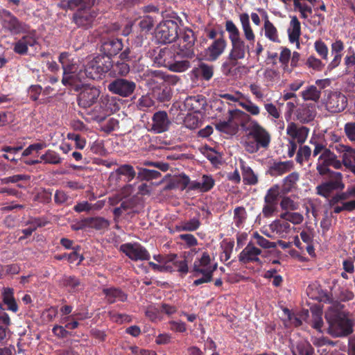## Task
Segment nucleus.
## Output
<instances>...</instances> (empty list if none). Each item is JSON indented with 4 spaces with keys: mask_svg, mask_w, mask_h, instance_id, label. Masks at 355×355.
Instances as JSON below:
<instances>
[{
    "mask_svg": "<svg viewBox=\"0 0 355 355\" xmlns=\"http://www.w3.org/2000/svg\"><path fill=\"white\" fill-rule=\"evenodd\" d=\"M225 27L229 34L232 48L228 55V62L223 63V69L225 75H230L232 68L237 65L238 60L245 58L248 46L241 37L239 28L232 20H227Z\"/></svg>",
    "mask_w": 355,
    "mask_h": 355,
    "instance_id": "f257e3e1",
    "label": "nucleus"
},
{
    "mask_svg": "<svg viewBox=\"0 0 355 355\" xmlns=\"http://www.w3.org/2000/svg\"><path fill=\"white\" fill-rule=\"evenodd\" d=\"M217 268V263H214L207 252H203L200 258H197L193 266V272L194 276L198 277L202 275L201 278L197 279L193 282V285L210 282L212 280L214 272Z\"/></svg>",
    "mask_w": 355,
    "mask_h": 355,
    "instance_id": "f03ea898",
    "label": "nucleus"
},
{
    "mask_svg": "<svg viewBox=\"0 0 355 355\" xmlns=\"http://www.w3.org/2000/svg\"><path fill=\"white\" fill-rule=\"evenodd\" d=\"M250 115L240 110H230L227 121H220L216 124V128L230 135H235L241 125L243 129L246 126Z\"/></svg>",
    "mask_w": 355,
    "mask_h": 355,
    "instance_id": "7ed1b4c3",
    "label": "nucleus"
},
{
    "mask_svg": "<svg viewBox=\"0 0 355 355\" xmlns=\"http://www.w3.org/2000/svg\"><path fill=\"white\" fill-rule=\"evenodd\" d=\"M196 37L191 29H187L180 33L176 43L171 46V49L178 56L185 58H192L195 55L194 44Z\"/></svg>",
    "mask_w": 355,
    "mask_h": 355,
    "instance_id": "20e7f679",
    "label": "nucleus"
},
{
    "mask_svg": "<svg viewBox=\"0 0 355 355\" xmlns=\"http://www.w3.org/2000/svg\"><path fill=\"white\" fill-rule=\"evenodd\" d=\"M136 175V172L132 166L122 164L118 166L112 174L116 184L121 182L123 187V196L126 197L132 192V187L128 183L132 181Z\"/></svg>",
    "mask_w": 355,
    "mask_h": 355,
    "instance_id": "39448f33",
    "label": "nucleus"
},
{
    "mask_svg": "<svg viewBox=\"0 0 355 355\" xmlns=\"http://www.w3.org/2000/svg\"><path fill=\"white\" fill-rule=\"evenodd\" d=\"M244 130L248 131L250 137L256 140L261 148H267L268 147L271 140L270 135L258 121L250 116V120H247Z\"/></svg>",
    "mask_w": 355,
    "mask_h": 355,
    "instance_id": "423d86ee",
    "label": "nucleus"
},
{
    "mask_svg": "<svg viewBox=\"0 0 355 355\" xmlns=\"http://www.w3.org/2000/svg\"><path fill=\"white\" fill-rule=\"evenodd\" d=\"M330 179L315 187L316 193L325 198H329L334 191L343 190L345 184L343 181V174L340 172L328 173Z\"/></svg>",
    "mask_w": 355,
    "mask_h": 355,
    "instance_id": "0eeeda50",
    "label": "nucleus"
},
{
    "mask_svg": "<svg viewBox=\"0 0 355 355\" xmlns=\"http://www.w3.org/2000/svg\"><path fill=\"white\" fill-rule=\"evenodd\" d=\"M329 166H332L335 169H340L341 161L338 159L334 152L327 148L322 153V155H319L316 169L319 175L323 176L334 172L329 168Z\"/></svg>",
    "mask_w": 355,
    "mask_h": 355,
    "instance_id": "6e6552de",
    "label": "nucleus"
},
{
    "mask_svg": "<svg viewBox=\"0 0 355 355\" xmlns=\"http://www.w3.org/2000/svg\"><path fill=\"white\" fill-rule=\"evenodd\" d=\"M178 24L172 20L161 23L156 29L155 37L159 43L166 44L175 42L180 33Z\"/></svg>",
    "mask_w": 355,
    "mask_h": 355,
    "instance_id": "1a4fd4ad",
    "label": "nucleus"
},
{
    "mask_svg": "<svg viewBox=\"0 0 355 355\" xmlns=\"http://www.w3.org/2000/svg\"><path fill=\"white\" fill-rule=\"evenodd\" d=\"M80 91L78 101V105L87 108L95 103L99 96L100 91L94 86L80 84Z\"/></svg>",
    "mask_w": 355,
    "mask_h": 355,
    "instance_id": "9d476101",
    "label": "nucleus"
},
{
    "mask_svg": "<svg viewBox=\"0 0 355 355\" xmlns=\"http://www.w3.org/2000/svg\"><path fill=\"white\" fill-rule=\"evenodd\" d=\"M334 150L341 154V167L343 165L355 175V148L342 144L331 146Z\"/></svg>",
    "mask_w": 355,
    "mask_h": 355,
    "instance_id": "9b49d317",
    "label": "nucleus"
},
{
    "mask_svg": "<svg viewBox=\"0 0 355 355\" xmlns=\"http://www.w3.org/2000/svg\"><path fill=\"white\" fill-rule=\"evenodd\" d=\"M226 47L227 41L222 34L204 50L203 58L207 61L214 62L225 52Z\"/></svg>",
    "mask_w": 355,
    "mask_h": 355,
    "instance_id": "f8f14e48",
    "label": "nucleus"
},
{
    "mask_svg": "<svg viewBox=\"0 0 355 355\" xmlns=\"http://www.w3.org/2000/svg\"><path fill=\"white\" fill-rule=\"evenodd\" d=\"M353 323L347 318H338L329 322V332L335 337H343L351 334Z\"/></svg>",
    "mask_w": 355,
    "mask_h": 355,
    "instance_id": "ddd939ff",
    "label": "nucleus"
},
{
    "mask_svg": "<svg viewBox=\"0 0 355 355\" xmlns=\"http://www.w3.org/2000/svg\"><path fill=\"white\" fill-rule=\"evenodd\" d=\"M97 16V13L92 9L78 8L72 17L73 21L79 28L88 29L92 24Z\"/></svg>",
    "mask_w": 355,
    "mask_h": 355,
    "instance_id": "4468645a",
    "label": "nucleus"
},
{
    "mask_svg": "<svg viewBox=\"0 0 355 355\" xmlns=\"http://www.w3.org/2000/svg\"><path fill=\"white\" fill-rule=\"evenodd\" d=\"M120 250L133 261H144L150 259L147 250L139 243H126L121 245Z\"/></svg>",
    "mask_w": 355,
    "mask_h": 355,
    "instance_id": "2eb2a0df",
    "label": "nucleus"
},
{
    "mask_svg": "<svg viewBox=\"0 0 355 355\" xmlns=\"http://www.w3.org/2000/svg\"><path fill=\"white\" fill-rule=\"evenodd\" d=\"M347 102V98L344 94L338 92H331L327 96L325 106L329 112L337 113L345 110Z\"/></svg>",
    "mask_w": 355,
    "mask_h": 355,
    "instance_id": "dca6fc26",
    "label": "nucleus"
},
{
    "mask_svg": "<svg viewBox=\"0 0 355 355\" xmlns=\"http://www.w3.org/2000/svg\"><path fill=\"white\" fill-rule=\"evenodd\" d=\"M309 129L305 126L299 125L294 122H290L286 127V135L289 141L302 144L306 140Z\"/></svg>",
    "mask_w": 355,
    "mask_h": 355,
    "instance_id": "f3484780",
    "label": "nucleus"
},
{
    "mask_svg": "<svg viewBox=\"0 0 355 355\" xmlns=\"http://www.w3.org/2000/svg\"><path fill=\"white\" fill-rule=\"evenodd\" d=\"M262 250L256 247L252 241H250L239 255V261L243 263H261L259 255Z\"/></svg>",
    "mask_w": 355,
    "mask_h": 355,
    "instance_id": "a211bd4d",
    "label": "nucleus"
},
{
    "mask_svg": "<svg viewBox=\"0 0 355 355\" xmlns=\"http://www.w3.org/2000/svg\"><path fill=\"white\" fill-rule=\"evenodd\" d=\"M171 121L165 111H158L152 117L150 130L155 133H162L168 130Z\"/></svg>",
    "mask_w": 355,
    "mask_h": 355,
    "instance_id": "6ab92c4d",
    "label": "nucleus"
},
{
    "mask_svg": "<svg viewBox=\"0 0 355 355\" xmlns=\"http://www.w3.org/2000/svg\"><path fill=\"white\" fill-rule=\"evenodd\" d=\"M101 54L96 58L99 63L102 72L104 75L108 73L111 69V42L107 41L102 44L101 46Z\"/></svg>",
    "mask_w": 355,
    "mask_h": 355,
    "instance_id": "aec40b11",
    "label": "nucleus"
},
{
    "mask_svg": "<svg viewBox=\"0 0 355 355\" xmlns=\"http://www.w3.org/2000/svg\"><path fill=\"white\" fill-rule=\"evenodd\" d=\"M144 76L148 84L150 86L160 85L165 81L175 83L178 80L176 76L165 75L159 70H148L144 73Z\"/></svg>",
    "mask_w": 355,
    "mask_h": 355,
    "instance_id": "412c9836",
    "label": "nucleus"
},
{
    "mask_svg": "<svg viewBox=\"0 0 355 355\" xmlns=\"http://www.w3.org/2000/svg\"><path fill=\"white\" fill-rule=\"evenodd\" d=\"M272 232L275 233L279 238L286 239L295 229L286 220L277 219L269 225Z\"/></svg>",
    "mask_w": 355,
    "mask_h": 355,
    "instance_id": "4be33fe9",
    "label": "nucleus"
},
{
    "mask_svg": "<svg viewBox=\"0 0 355 355\" xmlns=\"http://www.w3.org/2000/svg\"><path fill=\"white\" fill-rule=\"evenodd\" d=\"M64 71V76L62 79V83L64 85L71 86L75 91H78L80 89V81L78 75L74 74L73 64L67 63L62 67Z\"/></svg>",
    "mask_w": 355,
    "mask_h": 355,
    "instance_id": "5701e85b",
    "label": "nucleus"
},
{
    "mask_svg": "<svg viewBox=\"0 0 355 355\" xmlns=\"http://www.w3.org/2000/svg\"><path fill=\"white\" fill-rule=\"evenodd\" d=\"M135 88L133 82L125 79H117L112 82V92L123 96L131 94Z\"/></svg>",
    "mask_w": 355,
    "mask_h": 355,
    "instance_id": "b1692460",
    "label": "nucleus"
},
{
    "mask_svg": "<svg viewBox=\"0 0 355 355\" xmlns=\"http://www.w3.org/2000/svg\"><path fill=\"white\" fill-rule=\"evenodd\" d=\"M315 115V109L312 105H304L296 111V118L302 123H308L312 121Z\"/></svg>",
    "mask_w": 355,
    "mask_h": 355,
    "instance_id": "393cba45",
    "label": "nucleus"
},
{
    "mask_svg": "<svg viewBox=\"0 0 355 355\" xmlns=\"http://www.w3.org/2000/svg\"><path fill=\"white\" fill-rule=\"evenodd\" d=\"M288 38L291 42H297V46H300L299 39L301 35V24L296 16L291 17V21L287 30Z\"/></svg>",
    "mask_w": 355,
    "mask_h": 355,
    "instance_id": "a878e982",
    "label": "nucleus"
},
{
    "mask_svg": "<svg viewBox=\"0 0 355 355\" xmlns=\"http://www.w3.org/2000/svg\"><path fill=\"white\" fill-rule=\"evenodd\" d=\"M239 20L241 24L245 39L250 43H254L255 40V34L250 22V17L248 13H241L239 15Z\"/></svg>",
    "mask_w": 355,
    "mask_h": 355,
    "instance_id": "bb28decb",
    "label": "nucleus"
},
{
    "mask_svg": "<svg viewBox=\"0 0 355 355\" xmlns=\"http://www.w3.org/2000/svg\"><path fill=\"white\" fill-rule=\"evenodd\" d=\"M102 71V69L101 68L96 58L88 62L85 66V76L93 80L101 78L102 76L104 75Z\"/></svg>",
    "mask_w": 355,
    "mask_h": 355,
    "instance_id": "cd10ccee",
    "label": "nucleus"
},
{
    "mask_svg": "<svg viewBox=\"0 0 355 355\" xmlns=\"http://www.w3.org/2000/svg\"><path fill=\"white\" fill-rule=\"evenodd\" d=\"M264 17V24L263 30L264 31L265 37L268 39L270 41L275 43L280 42L279 33L277 28L275 26V25L269 20L268 16L266 12Z\"/></svg>",
    "mask_w": 355,
    "mask_h": 355,
    "instance_id": "c85d7f7f",
    "label": "nucleus"
},
{
    "mask_svg": "<svg viewBox=\"0 0 355 355\" xmlns=\"http://www.w3.org/2000/svg\"><path fill=\"white\" fill-rule=\"evenodd\" d=\"M176 55L171 47H165L159 50L155 60L158 64L168 67L171 62L175 60Z\"/></svg>",
    "mask_w": 355,
    "mask_h": 355,
    "instance_id": "c756f323",
    "label": "nucleus"
},
{
    "mask_svg": "<svg viewBox=\"0 0 355 355\" xmlns=\"http://www.w3.org/2000/svg\"><path fill=\"white\" fill-rule=\"evenodd\" d=\"M331 53L334 55V59L328 65V68L329 69H333L337 67L341 61L342 59V51L344 49V44L341 40H336L331 44Z\"/></svg>",
    "mask_w": 355,
    "mask_h": 355,
    "instance_id": "7c9ffc66",
    "label": "nucleus"
},
{
    "mask_svg": "<svg viewBox=\"0 0 355 355\" xmlns=\"http://www.w3.org/2000/svg\"><path fill=\"white\" fill-rule=\"evenodd\" d=\"M206 101L199 96H189L184 101V106L190 111L198 113L204 107Z\"/></svg>",
    "mask_w": 355,
    "mask_h": 355,
    "instance_id": "2f4dec72",
    "label": "nucleus"
},
{
    "mask_svg": "<svg viewBox=\"0 0 355 355\" xmlns=\"http://www.w3.org/2000/svg\"><path fill=\"white\" fill-rule=\"evenodd\" d=\"M214 185V180L209 175H203L201 181H193L191 188L194 191L207 192L211 190Z\"/></svg>",
    "mask_w": 355,
    "mask_h": 355,
    "instance_id": "473e14b6",
    "label": "nucleus"
},
{
    "mask_svg": "<svg viewBox=\"0 0 355 355\" xmlns=\"http://www.w3.org/2000/svg\"><path fill=\"white\" fill-rule=\"evenodd\" d=\"M294 166L292 161L274 162L270 168L272 175H282L291 171Z\"/></svg>",
    "mask_w": 355,
    "mask_h": 355,
    "instance_id": "72a5a7b5",
    "label": "nucleus"
},
{
    "mask_svg": "<svg viewBox=\"0 0 355 355\" xmlns=\"http://www.w3.org/2000/svg\"><path fill=\"white\" fill-rule=\"evenodd\" d=\"M14 291L11 288H3L2 292V298L3 304L7 306V309L13 312H17L18 309L17 304L13 296Z\"/></svg>",
    "mask_w": 355,
    "mask_h": 355,
    "instance_id": "f704fd0d",
    "label": "nucleus"
},
{
    "mask_svg": "<svg viewBox=\"0 0 355 355\" xmlns=\"http://www.w3.org/2000/svg\"><path fill=\"white\" fill-rule=\"evenodd\" d=\"M315 3H310L309 2L293 1V6L295 11L300 13L302 19H306L312 14V8Z\"/></svg>",
    "mask_w": 355,
    "mask_h": 355,
    "instance_id": "c9c22d12",
    "label": "nucleus"
},
{
    "mask_svg": "<svg viewBox=\"0 0 355 355\" xmlns=\"http://www.w3.org/2000/svg\"><path fill=\"white\" fill-rule=\"evenodd\" d=\"M200 226V221L197 218H193L189 220L180 222L175 226V230L178 232L188 231L193 232L199 228Z\"/></svg>",
    "mask_w": 355,
    "mask_h": 355,
    "instance_id": "e433bc0d",
    "label": "nucleus"
},
{
    "mask_svg": "<svg viewBox=\"0 0 355 355\" xmlns=\"http://www.w3.org/2000/svg\"><path fill=\"white\" fill-rule=\"evenodd\" d=\"M8 19H5L3 26L6 28L13 33H19L21 31V25L19 20L11 15L10 12L7 13Z\"/></svg>",
    "mask_w": 355,
    "mask_h": 355,
    "instance_id": "4c0bfd02",
    "label": "nucleus"
},
{
    "mask_svg": "<svg viewBox=\"0 0 355 355\" xmlns=\"http://www.w3.org/2000/svg\"><path fill=\"white\" fill-rule=\"evenodd\" d=\"M241 169H242V175H243V181L244 184L248 185H255L258 182V177L254 173L252 169L244 164V163L241 164Z\"/></svg>",
    "mask_w": 355,
    "mask_h": 355,
    "instance_id": "58836bf2",
    "label": "nucleus"
},
{
    "mask_svg": "<svg viewBox=\"0 0 355 355\" xmlns=\"http://www.w3.org/2000/svg\"><path fill=\"white\" fill-rule=\"evenodd\" d=\"M299 179L300 174L297 172H293L286 176L283 180L284 191L288 193L295 189Z\"/></svg>",
    "mask_w": 355,
    "mask_h": 355,
    "instance_id": "ea45409f",
    "label": "nucleus"
},
{
    "mask_svg": "<svg viewBox=\"0 0 355 355\" xmlns=\"http://www.w3.org/2000/svg\"><path fill=\"white\" fill-rule=\"evenodd\" d=\"M304 101L318 102L320 98L321 92L314 85H311L303 90L301 93Z\"/></svg>",
    "mask_w": 355,
    "mask_h": 355,
    "instance_id": "a19ab883",
    "label": "nucleus"
},
{
    "mask_svg": "<svg viewBox=\"0 0 355 355\" xmlns=\"http://www.w3.org/2000/svg\"><path fill=\"white\" fill-rule=\"evenodd\" d=\"M194 71L205 80H209L213 76L214 67L202 62L197 68L195 69Z\"/></svg>",
    "mask_w": 355,
    "mask_h": 355,
    "instance_id": "79ce46f5",
    "label": "nucleus"
},
{
    "mask_svg": "<svg viewBox=\"0 0 355 355\" xmlns=\"http://www.w3.org/2000/svg\"><path fill=\"white\" fill-rule=\"evenodd\" d=\"M252 239H254L255 245H257L263 249L275 248L277 247V243L272 242L260 235L257 232H253Z\"/></svg>",
    "mask_w": 355,
    "mask_h": 355,
    "instance_id": "37998d69",
    "label": "nucleus"
},
{
    "mask_svg": "<svg viewBox=\"0 0 355 355\" xmlns=\"http://www.w3.org/2000/svg\"><path fill=\"white\" fill-rule=\"evenodd\" d=\"M279 217L281 219L286 220L288 223L295 225L301 224L304 220L303 215L298 212L286 211L282 213Z\"/></svg>",
    "mask_w": 355,
    "mask_h": 355,
    "instance_id": "c03bdc74",
    "label": "nucleus"
},
{
    "mask_svg": "<svg viewBox=\"0 0 355 355\" xmlns=\"http://www.w3.org/2000/svg\"><path fill=\"white\" fill-rule=\"evenodd\" d=\"M95 1L96 0H68L67 8L69 10H73L75 8L80 6L79 8L92 9Z\"/></svg>",
    "mask_w": 355,
    "mask_h": 355,
    "instance_id": "a18cd8bd",
    "label": "nucleus"
},
{
    "mask_svg": "<svg viewBox=\"0 0 355 355\" xmlns=\"http://www.w3.org/2000/svg\"><path fill=\"white\" fill-rule=\"evenodd\" d=\"M279 194L280 191L279 185H273L267 191L264 197V202L275 203L277 205Z\"/></svg>",
    "mask_w": 355,
    "mask_h": 355,
    "instance_id": "49530a36",
    "label": "nucleus"
},
{
    "mask_svg": "<svg viewBox=\"0 0 355 355\" xmlns=\"http://www.w3.org/2000/svg\"><path fill=\"white\" fill-rule=\"evenodd\" d=\"M247 218V212L243 207H236L234 210V222L237 227H240Z\"/></svg>",
    "mask_w": 355,
    "mask_h": 355,
    "instance_id": "de8ad7c7",
    "label": "nucleus"
},
{
    "mask_svg": "<svg viewBox=\"0 0 355 355\" xmlns=\"http://www.w3.org/2000/svg\"><path fill=\"white\" fill-rule=\"evenodd\" d=\"M311 155V149L308 146H301L296 155V161L297 163L302 164L304 162L307 161Z\"/></svg>",
    "mask_w": 355,
    "mask_h": 355,
    "instance_id": "09e8293b",
    "label": "nucleus"
},
{
    "mask_svg": "<svg viewBox=\"0 0 355 355\" xmlns=\"http://www.w3.org/2000/svg\"><path fill=\"white\" fill-rule=\"evenodd\" d=\"M291 51L286 47H281L279 61L282 64L284 71H288V62L291 59Z\"/></svg>",
    "mask_w": 355,
    "mask_h": 355,
    "instance_id": "8fccbe9b",
    "label": "nucleus"
},
{
    "mask_svg": "<svg viewBox=\"0 0 355 355\" xmlns=\"http://www.w3.org/2000/svg\"><path fill=\"white\" fill-rule=\"evenodd\" d=\"M190 67V62L188 60L171 62L167 68L172 71L183 72Z\"/></svg>",
    "mask_w": 355,
    "mask_h": 355,
    "instance_id": "3c124183",
    "label": "nucleus"
},
{
    "mask_svg": "<svg viewBox=\"0 0 355 355\" xmlns=\"http://www.w3.org/2000/svg\"><path fill=\"white\" fill-rule=\"evenodd\" d=\"M63 286L69 287L71 291H76L80 286V280L74 276H64L62 279Z\"/></svg>",
    "mask_w": 355,
    "mask_h": 355,
    "instance_id": "603ef678",
    "label": "nucleus"
},
{
    "mask_svg": "<svg viewBox=\"0 0 355 355\" xmlns=\"http://www.w3.org/2000/svg\"><path fill=\"white\" fill-rule=\"evenodd\" d=\"M243 146L245 150L250 153H254L257 152L261 147V146L259 145V144L252 139V137H250L249 134L247 135L246 139L243 142Z\"/></svg>",
    "mask_w": 355,
    "mask_h": 355,
    "instance_id": "864d4df0",
    "label": "nucleus"
},
{
    "mask_svg": "<svg viewBox=\"0 0 355 355\" xmlns=\"http://www.w3.org/2000/svg\"><path fill=\"white\" fill-rule=\"evenodd\" d=\"M89 227L101 230L108 227L110 223L103 218H88Z\"/></svg>",
    "mask_w": 355,
    "mask_h": 355,
    "instance_id": "5fc2aeb1",
    "label": "nucleus"
},
{
    "mask_svg": "<svg viewBox=\"0 0 355 355\" xmlns=\"http://www.w3.org/2000/svg\"><path fill=\"white\" fill-rule=\"evenodd\" d=\"M113 62L114 60H112V62ZM129 71L130 68L128 64L123 61L120 62L119 60H116L114 66H112V72L116 75L125 76L129 73Z\"/></svg>",
    "mask_w": 355,
    "mask_h": 355,
    "instance_id": "6e6d98bb",
    "label": "nucleus"
},
{
    "mask_svg": "<svg viewBox=\"0 0 355 355\" xmlns=\"http://www.w3.org/2000/svg\"><path fill=\"white\" fill-rule=\"evenodd\" d=\"M42 160H44L45 163L58 164L61 162V158L58 155L53 151L49 150L44 155H42L40 157Z\"/></svg>",
    "mask_w": 355,
    "mask_h": 355,
    "instance_id": "4d7b16f0",
    "label": "nucleus"
},
{
    "mask_svg": "<svg viewBox=\"0 0 355 355\" xmlns=\"http://www.w3.org/2000/svg\"><path fill=\"white\" fill-rule=\"evenodd\" d=\"M239 105L252 116H257L260 114V108L251 101L239 102Z\"/></svg>",
    "mask_w": 355,
    "mask_h": 355,
    "instance_id": "13d9d810",
    "label": "nucleus"
},
{
    "mask_svg": "<svg viewBox=\"0 0 355 355\" xmlns=\"http://www.w3.org/2000/svg\"><path fill=\"white\" fill-rule=\"evenodd\" d=\"M184 123L187 128L192 130L200 125V121L197 115L189 114L186 116Z\"/></svg>",
    "mask_w": 355,
    "mask_h": 355,
    "instance_id": "bf43d9fd",
    "label": "nucleus"
},
{
    "mask_svg": "<svg viewBox=\"0 0 355 355\" xmlns=\"http://www.w3.org/2000/svg\"><path fill=\"white\" fill-rule=\"evenodd\" d=\"M280 207L283 210H296L298 208V204L292 200L290 197L284 196L280 202Z\"/></svg>",
    "mask_w": 355,
    "mask_h": 355,
    "instance_id": "052dcab7",
    "label": "nucleus"
},
{
    "mask_svg": "<svg viewBox=\"0 0 355 355\" xmlns=\"http://www.w3.org/2000/svg\"><path fill=\"white\" fill-rule=\"evenodd\" d=\"M323 324L322 318V312L320 311H312V327L319 331H321V328Z\"/></svg>",
    "mask_w": 355,
    "mask_h": 355,
    "instance_id": "680f3d73",
    "label": "nucleus"
},
{
    "mask_svg": "<svg viewBox=\"0 0 355 355\" xmlns=\"http://www.w3.org/2000/svg\"><path fill=\"white\" fill-rule=\"evenodd\" d=\"M315 49L317 53L324 60L328 58V48L321 40H317L314 43Z\"/></svg>",
    "mask_w": 355,
    "mask_h": 355,
    "instance_id": "e2e57ef3",
    "label": "nucleus"
},
{
    "mask_svg": "<svg viewBox=\"0 0 355 355\" xmlns=\"http://www.w3.org/2000/svg\"><path fill=\"white\" fill-rule=\"evenodd\" d=\"M262 213L264 217L270 218L277 211V205L275 203L264 202Z\"/></svg>",
    "mask_w": 355,
    "mask_h": 355,
    "instance_id": "0e129e2a",
    "label": "nucleus"
},
{
    "mask_svg": "<svg viewBox=\"0 0 355 355\" xmlns=\"http://www.w3.org/2000/svg\"><path fill=\"white\" fill-rule=\"evenodd\" d=\"M139 26L143 31H150L154 26V19L149 15L144 16L141 19Z\"/></svg>",
    "mask_w": 355,
    "mask_h": 355,
    "instance_id": "69168bd1",
    "label": "nucleus"
},
{
    "mask_svg": "<svg viewBox=\"0 0 355 355\" xmlns=\"http://www.w3.org/2000/svg\"><path fill=\"white\" fill-rule=\"evenodd\" d=\"M154 101L149 96H143L139 100L138 107L140 110H146V109L153 107Z\"/></svg>",
    "mask_w": 355,
    "mask_h": 355,
    "instance_id": "338daca9",
    "label": "nucleus"
},
{
    "mask_svg": "<svg viewBox=\"0 0 355 355\" xmlns=\"http://www.w3.org/2000/svg\"><path fill=\"white\" fill-rule=\"evenodd\" d=\"M344 131L351 141H355V122H349L345 125Z\"/></svg>",
    "mask_w": 355,
    "mask_h": 355,
    "instance_id": "774afa93",
    "label": "nucleus"
}]
</instances>
